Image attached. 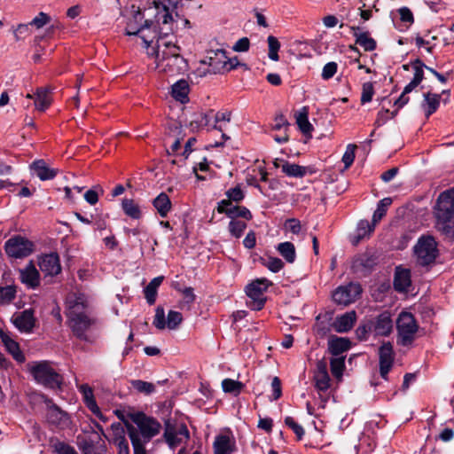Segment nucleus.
Returning a JSON list of instances; mask_svg holds the SVG:
<instances>
[{"label": "nucleus", "instance_id": "nucleus-1", "mask_svg": "<svg viewBox=\"0 0 454 454\" xmlns=\"http://www.w3.org/2000/svg\"><path fill=\"white\" fill-rule=\"evenodd\" d=\"M153 4V6L150 7L148 11H154V20H145L137 35L142 39L146 48L155 41L157 49L159 38H164L165 41L173 39L175 23L173 12L177 8H170L168 0H154Z\"/></svg>", "mask_w": 454, "mask_h": 454}, {"label": "nucleus", "instance_id": "nucleus-51", "mask_svg": "<svg viewBox=\"0 0 454 454\" xmlns=\"http://www.w3.org/2000/svg\"><path fill=\"white\" fill-rule=\"evenodd\" d=\"M327 399H312L307 403V410L309 414L320 416L319 410L324 409Z\"/></svg>", "mask_w": 454, "mask_h": 454}, {"label": "nucleus", "instance_id": "nucleus-36", "mask_svg": "<svg viewBox=\"0 0 454 454\" xmlns=\"http://www.w3.org/2000/svg\"><path fill=\"white\" fill-rule=\"evenodd\" d=\"M277 251L288 263L294 262L296 259L295 247L292 242L286 241L279 243L277 247Z\"/></svg>", "mask_w": 454, "mask_h": 454}, {"label": "nucleus", "instance_id": "nucleus-37", "mask_svg": "<svg viewBox=\"0 0 454 454\" xmlns=\"http://www.w3.org/2000/svg\"><path fill=\"white\" fill-rule=\"evenodd\" d=\"M435 227L446 239L454 240V220L436 219Z\"/></svg>", "mask_w": 454, "mask_h": 454}, {"label": "nucleus", "instance_id": "nucleus-62", "mask_svg": "<svg viewBox=\"0 0 454 454\" xmlns=\"http://www.w3.org/2000/svg\"><path fill=\"white\" fill-rule=\"evenodd\" d=\"M54 450L58 454H78L74 447L63 442H56L54 444Z\"/></svg>", "mask_w": 454, "mask_h": 454}, {"label": "nucleus", "instance_id": "nucleus-50", "mask_svg": "<svg viewBox=\"0 0 454 454\" xmlns=\"http://www.w3.org/2000/svg\"><path fill=\"white\" fill-rule=\"evenodd\" d=\"M262 265L271 272L277 273L283 269L284 262L278 257L270 256L266 259H262Z\"/></svg>", "mask_w": 454, "mask_h": 454}, {"label": "nucleus", "instance_id": "nucleus-19", "mask_svg": "<svg viewBox=\"0 0 454 454\" xmlns=\"http://www.w3.org/2000/svg\"><path fill=\"white\" fill-rule=\"evenodd\" d=\"M372 333L379 336H387L393 329V321L388 311H384L374 319L370 320Z\"/></svg>", "mask_w": 454, "mask_h": 454}, {"label": "nucleus", "instance_id": "nucleus-40", "mask_svg": "<svg viewBox=\"0 0 454 454\" xmlns=\"http://www.w3.org/2000/svg\"><path fill=\"white\" fill-rule=\"evenodd\" d=\"M129 435L134 449V454H146V450L145 449V443L146 442L142 441L138 432L132 427L129 429Z\"/></svg>", "mask_w": 454, "mask_h": 454}, {"label": "nucleus", "instance_id": "nucleus-52", "mask_svg": "<svg viewBox=\"0 0 454 454\" xmlns=\"http://www.w3.org/2000/svg\"><path fill=\"white\" fill-rule=\"evenodd\" d=\"M330 366L331 372L334 377H341L345 367L344 357L332 358L330 361Z\"/></svg>", "mask_w": 454, "mask_h": 454}, {"label": "nucleus", "instance_id": "nucleus-13", "mask_svg": "<svg viewBox=\"0 0 454 454\" xmlns=\"http://www.w3.org/2000/svg\"><path fill=\"white\" fill-rule=\"evenodd\" d=\"M134 422L141 434L142 441L145 442H149L161 429V425L155 419L143 413L137 414L134 419Z\"/></svg>", "mask_w": 454, "mask_h": 454}, {"label": "nucleus", "instance_id": "nucleus-16", "mask_svg": "<svg viewBox=\"0 0 454 454\" xmlns=\"http://www.w3.org/2000/svg\"><path fill=\"white\" fill-rule=\"evenodd\" d=\"M202 63L208 65L209 73L223 74L226 72V51L223 49L209 51Z\"/></svg>", "mask_w": 454, "mask_h": 454}, {"label": "nucleus", "instance_id": "nucleus-39", "mask_svg": "<svg viewBox=\"0 0 454 454\" xmlns=\"http://www.w3.org/2000/svg\"><path fill=\"white\" fill-rule=\"evenodd\" d=\"M392 204V199L391 198H384L380 200L377 205V208L373 213L372 220V222L373 224L378 223L383 216L387 214V208Z\"/></svg>", "mask_w": 454, "mask_h": 454}, {"label": "nucleus", "instance_id": "nucleus-9", "mask_svg": "<svg viewBox=\"0 0 454 454\" xmlns=\"http://www.w3.org/2000/svg\"><path fill=\"white\" fill-rule=\"evenodd\" d=\"M411 68L414 71L412 80L404 87L400 97L395 101V106L398 108L403 107L410 101L407 94L411 93L424 79V69L427 66L419 59H416L411 61Z\"/></svg>", "mask_w": 454, "mask_h": 454}, {"label": "nucleus", "instance_id": "nucleus-30", "mask_svg": "<svg viewBox=\"0 0 454 454\" xmlns=\"http://www.w3.org/2000/svg\"><path fill=\"white\" fill-rule=\"evenodd\" d=\"M353 35L356 37V43L360 45L365 51H372L376 49V41L370 36L369 32L358 33L359 27H352Z\"/></svg>", "mask_w": 454, "mask_h": 454}, {"label": "nucleus", "instance_id": "nucleus-35", "mask_svg": "<svg viewBox=\"0 0 454 454\" xmlns=\"http://www.w3.org/2000/svg\"><path fill=\"white\" fill-rule=\"evenodd\" d=\"M215 454H231L232 451V442L229 435H218L214 442Z\"/></svg>", "mask_w": 454, "mask_h": 454}, {"label": "nucleus", "instance_id": "nucleus-53", "mask_svg": "<svg viewBox=\"0 0 454 454\" xmlns=\"http://www.w3.org/2000/svg\"><path fill=\"white\" fill-rule=\"evenodd\" d=\"M375 224L370 223L367 220H362L358 223L356 232L357 239H363L373 231Z\"/></svg>", "mask_w": 454, "mask_h": 454}, {"label": "nucleus", "instance_id": "nucleus-58", "mask_svg": "<svg viewBox=\"0 0 454 454\" xmlns=\"http://www.w3.org/2000/svg\"><path fill=\"white\" fill-rule=\"evenodd\" d=\"M356 148V145L353 144H349L347 146L346 152L342 156V162L344 163L346 168H349L354 162Z\"/></svg>", "mask_w": 454, "mask_h": 454}, {"label": "nucleus", "instance_id": "nucleus-3", "mask_svg": "<svg viewBox=\"0 0 454 454\" xmlns=\"http://www.w3.org/2000/svg\"><path fill=\"white\" fill-rule=\"evenodd\" d=\"M156 68L169 75L178 74L185 69L186 62L179 54V48L172 39L159 38L155 50Z\"/></svg>", "mask_w": 454, "mask_h": 454}, {"label": "nucleus", "instance_id": "nucleus-59", "mask_svg": "<svg viewBox=\"0 0 454 454\" xmlns=\"http://www.w3.org/2000/svg\"><path fill=\"white\" fill-rule=\"evenodd\" d=\"M337 69H338V65L336 62L332 61V62L326 63L324 66L322 74H321L323 80L327 81V80L333 78L334 76V74H336Z\"/></svg>", "mask_w": 454, "mask_h": 454}, {"label": "nucleus", "instance_id": "nucleus-31", "mask_svg": "<svg viewBox=\"0 0 454 454\" xmlns=\"http://www.w3.org/2000/svg\"><path fill=\"white\" fill-rule=\"evenodd\" d=\"M51 104V92L47 88H40L35 94V106L39 111H45Z\"/></svg>", "mask_w": 454, "mask_h": 454}, {"label": "nucleus", "instance_id": "nucleus-4", "mask_svg": "<svg viewBox=\"0 0 454 454\" xmlns=\"http://www.w3.org/2000/svg\"><path fill=\"white\" fill-rule=\"evenodd\" d=\"M27 372L36 383L51 389H60L63 384V376L53 367L48 360L34 361L27 364Z\"/></svg>", "mask_w": 454, "mask_h": 454}, {"label": "nucleus", "instance_id": "nucleus-61", "mask_svg": "<svg viewBox=\"0 0 454 454\" xmlns=\"http://www.w3.org/2000/svg\"><path fill=\"white\" fill-rule=\"evenodd\" d=\"M402 22L407 23L411 26L414 22L412 12L406 6L401 7L397 10Z\"/></svg>", "mask_w": 454, "mask_h": 454}, {"label": "nucleus", "instance_id": "nucleus-54", "mask_svg": "<svg viewBox=\"0 0 454 454\" xmlns=\"http://www.w3.org/2000/svg\"><path fill=\"white\" fill-rule=\"evenodd\" d=\"M225 195L231 201L236 203L242 201L245 198L244 192L239 185L227 190Z\"/></svg>", "mask_w": 454, "mask_h": 454}, {"label": "nucleus", "instance_id": "nucleus-6", "mask_svg": "<svg viewBox=\"0 0 454 454\" xmlns=\"http://www.w3.org/2000/svg\"><path fill=\"white\" fill-rule=\"evenodd\" d=\"M413 252L419 265H430L438 256L437 242L431 235H422L414 246Z\"/></svg>", "mask_w": 454, "mask_h": 454}, {"label": "nucleus", "instance_id": "nucleus-17", "mask_svg": "<svg viewBox=\"0 0 454 454\" xmlns=\"http://www.w3.org/2000/svg\"><path fill=\"white\" fill-rule=\"evenodd\" d=\"M380 373L387 379L394 363V350L390 342L383 343L379 348Z\"/></svg>", "mask_w": 454, "mask_h": 454}, {"label": "nucleus", "instance_id": "nucleus-45", "mask_svg": "<svg viewBox=\"0 0 454 454\" xmlns=\"http://www.w3.org/2000/svg\"><path fill=\"white\" fill-rule=\"evenodd\" d=\"M296 123L299 127V129L304 134V135H309L311 134V131L313 130V126L309 121L308 118V113L305 111L303 113H299L296 115Z\"/></svg>", "mask_w": 454, "mask_h": 454}, {"label": "nucleus", "instance_id": "nucleus-24", "mask_svg": "<svg viewBox=\"0 0 454 454\" xmlns=\"http://www.w3.org/2000/svg\"><path fill=\"white\" fill-rule=\"evenodd\" d=\"M30 169L42 181L51 180L58 173L57 169L51 168L43 160L33 161L30 165Z\"/></svg>", "mask_w": 454, "mask_h": 454}, {"label": "nucleus", "instance_id": "nucleus-22", "mask_svg": "<svg viewBox=\"0 0 454 454\" xmlns=\"http://www.w3.org/2000/svg\"><path fill=\"white\" fill-rule=\"evenodd\" d=\"M77 439L79 449L82 450V454H102L99 437L98 435L78 436Z\"/></svg>", "mask_w": 454, "mask_h": 454}, {"label": "nucleus", "instance_id": "nucleus-20", "mask_svg": "<svg viewBox=\"0 0 454 454\" xmlns=\"http://www.w3.org/2000/svg\"><path fill=\"white\" fill-rule=\"evenodd\" d=\"M38 264L41 271L47 276H56L61 271L59 257L56 253L41 256Z\"/></svg>", "mask_w": 454, "mask_h": 454}, {"label": "nucleus", "instance_id": "nucleus-29", "mask_svg": "<svg viewBox=\"0 0 454 454\" xmlns=\"http://www.w3.org/2000/svg\"><path fill=\"white\" fill-rule=\"evenodd\" d=\"M441 96L436 93L427 92L424 94V100L421 103V107L425 112V115L428 118L435 113L440 106Z\"/></svg>", "mask_w": 454, "mask_h": 454}, {"label": "nucleus", "instance_id": "nucleus-2", "mask_svg": "<svg viewBox=\"0 0 454 454\" xmlns=\"http://www.w3.org/2000/svg\"><path fill=\"white\" fill-rule=\"evenodd\" d=\"M67 317L73 334L81 340H88L87 332L97 319L88 312V300L83 294H70L67 297Z\"/></svg>", "mask_w": 454, "mask_h": 454}, {"label": "nucleus", "instance_id": "nucleus-8", "mask_svg": "<svg viewBox=\"0 0 454 454\" xmlns=\"http://www.w3.org/2000/svg\"><path fill=\"white\" fill-rule=\"evenodd\" d=\"M4 250L8 256L20 259L27 257L34 251V243L25 237L16 235L4 243Z\"/></svg>", "mask_w": 454, "mask_h": 454}, {"label": "nucleus", "instance_id": "nucleus-47", "mask_svg": "<svg viewBox=\"0 0 454 454\" xmlns=\"http://www.w3.org/2000/svg\"><path fill=\"white\" fill-rule=\"evenodd\" d=\"M316 387L319 390H326L330 385V377L325 369L318 370L315 376Z\"/></svg>", "mask_w": 454, "mask_h": 454}, {"label": "nucleus", "instance_id": "nucleus-23", "mask_svg": "<svg viewBox=\"0 0 454 454\" xmlns=\"http://www.w3.org/2000/svg\"><path fill=\"white\" fill-rule=\"evenodd\" d=\"M393 284L395 291L399 293L407 292L411 285V270L396 267Z\"/></svg>", "mask_w": 454, "mask_h": 454}, {"label": "nucleus", "instance_id": "nucleus-55", "mask_svg": "<svg viewBox=\"0 0 454 454\" xmlns=\"http://www.w3.org/2000/svg\"><path fill=\"white\" fill-rule=\"evenodd\" d=\"M51 17L47 13L43 12H40L37 16H35L29 24L31 27H35V28L39 29L43 27L45 25L50 23Z\"/></svg>", "mask_w": 454, "mask_h": 454}, {"label": "nucleus", "instance_id": "nucleus-32", "mask_svg": "<svg viewBox=\"0 0 454 454\" xmlns=\"http://www.w3.org/2000/svg\"><path fill=\"white\" fill-rule=\"evenodd\" d=\"M153 207L161 217H166L171 209V201L165 192H160L153 201Z\"/></svg>", "mask_w": 454, "mask_h": 454}, {"label": "nucleus", "instance_id": "nucleus-28", "mask_svg": "<svg viewBox=\"0 0 454 454\" xmlns=\"http://www.w3.org/2000/svg\"><path fill=\"white\" fill-rule=\"evenodd\" d=\"M145 14L141 10L134 12L133 16L127 22L125 34L127 35H137L145 20Z\"/></svg>", "mask_w": 454, "mask_h": 454}, {"label": "nucleus", "instance_id": "nucleus-21", "mask_svg": "<svg viewBox=\"0 0 454 454\" xmlns=\"http://www.w3.org/2000/svg\"><path fill=\"white\" fill-rule=\"evenodd\" d=\"M20 280L28 288L35 289L40 285V274L35 264L30 262L24 269L20 270Z\"/></svg>", "mask_w": 454, "mask_h": 454}, {"label": "nucleus", "instance_id": "nucleus-15", "mask_svg": "<svg viewBox=\"0 0 454 454\" xmlns=\"http://www.w3.org/2000/svg\"><path fill=\"white\" fill-rule=\"evenodd\" d=\"M11 321L20 333H30L35 325L36 319L34 315V310L27 309L14 313Z\"/></svg>", "mask_w": 454, "mask_h": 454}, {"label": "nucleus", "instance_id": "nucleus-27", "mask_svg": "<svg viewBox=\"0 0 454 454\" xmlns=\"http://www.w3.org/2000/svg\"><path fill=\"white\" fill-rule=\"evenodd\" d=\"M190 87L187 81L181 79L175 82L171 87L172 97L181 104H185L189 101Z\"/></svg>", "mask_w": 454, "mask_h": 454}, {"label": "nucleus", "instance_id": "nucleus-7", "mask_svg": "<svg viewBox=\"0 0 454 454\" xmlns=\"http://www.w3.org/2000/svg\"><path fill=\"white\" fill-rule=\"evenodd\" d=\"M271 282L267 278H257L246 286V294L250 299L247 306L253 310H261L266 302L264 293Z\"/></svg>", "mask_w": 454, "mask_h": 454}, {"label": "nucleus", "instance_id": "nucleus-14", "mask_svg": "<svg viewBox=\"0 0 454 454\" xmlns=\"http://www.w3.org/2000/svg\"><path fill=\"white\" fill-rule=\"evenodd\" d=\"M434 215L436 219L454 217V188L444 191L439 195Z\"/></svg>", "mask_w": 454, "mask_h": 454}, {"label": "nucleus", "instance_id": "nucleus-5", "mask_svg": "<svg viewBox=\"0 0 454 454\" xmlns=\"http://www.w3.org/2000/svg\"><path fill=\"white\" fill-rule=\"evenodd\" d=\"M397 342L402 346L411 345L419 330L418 322L411 312L402 311L396 319Z\"/></svg>", "mask_w": 454, "mask_h": 454}, {"label": "nucleus", "instance_id": "nucleus-12", "mask_svg": "<svg viewBox=\"0 0 454 454\" xmlns=\"http://www.w3.org/2000/svg\"><path fill=\"white\" fill-rule=\"evenodd\" d=\"M190 437L189 430L184 424L166 422L164 438L171 449L177 447Z\"/></svg>", "mask_w": 454, "mask_h": 454}, {"label": "nucleus", "instance_id": "nucleus-43", "mask_svg": "<svg viewBox=\"0 0 454 454\" xmlns=\"http://www.w3.org/2000/svg\"><path fill=\"white\" fill-rule=\"evenodd\" d=\"M16 293L14 286H0V305L10 304L15 299Z\"/></svg>", "mask_w": 454, "mask_h": 454}, {"label": "nucleus", "instance_id": "nucleus-48", "mask_svg": "<svg viewBox=\"0 0 454 454\" xmlns=\"http://www.w3.org/2000/svg\"><path fill=\"white\" fill-rule=\"evenodd\" d=\"M267 42L269 46V58L273 61H278L279 59L278 51L280 49V43L278 38L273 35H269Z\"/></svg>", "mask_w": 454, "mask_h": 454}, {"label": "nucleus", "instance_id": "nucleus-41", "mask_svg": "<svg viewBox=\"0 0 454 454\" xmlns=\"http://www.w3.org/2000/svg\"><path fill=\"white\" fill-rule=\"evenodd\" d=\"M222 388L226 394L239 395L243 388V383L232 379H224L222 381Z\"/></svg>", "mask_w": 454, "mask_h": 454}, {"label": "nucleus", "instance_id": "nucleus-46", "mask_svg": "<svg viewBox=\"0 0 454 454\" xmlns=\"http://www.w3.org/2000/svg\"><path fill=\"white\" fill-rule=\"evenodd\" d=\"M246 228V222L235 219H231L228 226L231 235L236 239H239L243 235Z\"/></svg>", "mask_w": 454, "mask_h": 454}, {"label": "nucleus", "instance_id": "nucleus-26", "mask_svg": "<svg viewBox=\"0 0 454 454\" xmlns=\"http://www.w3.org/2000/svg\"><path fill=\"white\" fill-rule=\"evenodd\" d=\"M0 339L5 347V349L12 356V357L19 363L25 362V356L20 348L17 341L12 340L6 333L0 331Z\"/></svg>", "mask_w": 454, "mask_h": 454}, {"label": "nucleus", "instance_id": "nucleus-49", "mask_svg": "<svg viewBox=\"0 0 454 454\" xmlns=\"http://www.w3.org/2000/svg\"><path fill=\"white\" fill-rule=\"evenodd\" d=\"M133 388L137 392L144 395H151L155 390V386L153 383L136 380L131 382Z\"/></svg>", "mask_w": 454, "mask_h": 454}, {"label": "nucleus", "instance_id": "nucleus-18", "mask_svg": "<svg viewBox=\"0 0 454 454\" xmlns=\"http://www.w3.org/2000/svg\"><path fill=\"white\" fill-rule=\"evenodd\" d=\"M48 407L47 419L50 423L60 428L67 427L70 425V418L67 412L60 410L52 403V399H45Z\"/></svg>", "mask_w": 454, "mask_h": 454}, {"label": "nucleus", "instance_id": "nucleus-64", "mask_svg": "<svg viewBox=\"0 0 454 454\" xmlns=\"http://www.w3.org/2000/svg\"><path fill=\"white\" fill-rule=\"evenodd\" d=\"M371 333H372V327H371L370 321L363 325L358 326L356 330V336L359 340H367L368 334Z\"/></svg>", "mask_w": 454, "mask_h": 454}, {"label": "nucleus", "instance_id": "nucleus-25", "mask_svg": "<svg viewBox=\"0 0 454 454\" xmlns=\"http://www.w3.org/2000/svg\"><path fill=\"white\" fill-rule=\"evenodd\" d=\"M356 321V313L351 310L337 317L333 324V327L337 333H347L352 329Z\"/></svg>", "mask_w": 454, "mask_h": 454}, {"label": "nucleus", "instance_id": "nucleus-57", "mask_svg": "<svg viewBox=\"0 0 454 454\" xmlns=\"http://www.w3.org/2000/svg\"><path fill=\"white\" fill-rule=\"evenodd\" d=\"M285 424L291 428L294 433L296 434L298 440H301L304 435V429L303 427L299 425L294 418L292 417H286L285 419Z\"/></svg>", "mask_w": 454, "mask_h": 454}, {"label": "nucleus", "instance_id": "nucleus-33", "mask_svg": "<svg viewBox=\"0 0 454 454\" xmlns=\"http://www.w3.org/2000/svg\"><path fill=\"white\" fill-rule=\"evenodd\" d=\"M350 348V341L348 339L335 337L329 340V350L333 356H340Z\"/></svg>", "mask_w": 454, "mask_h": 454}, {"label": "nucleus", "instance_id": "nucleus-10", "mask_svg": "<svg viewBox=\"0 0 454 454\" xmlns=\"http://www.w3.org/2000/svg\"><path fill=\"white\" fill-rule=\"evenodd\" d=\"M183 322V316L176 310H169L167 317L164 308L158 306L155 309V315L153 325L159 330H176Z\"/></svg>", "mask_w": 454, "mask_h": 454}, {"label": "nucleus", "instance_id": "nucleus-11", "mask_svg": "<svg viewBox=\"0 0 454 454\" xmlns=\"http://www.w3.org/2000/svg\"><path fill=\"white\" fill-rule=\"evenodd\" d=\"M362 291L359 283L350 282L336 288L333 294V299L337 304L347 306L355 302L360 297Z\"/></svg>", "mask_w": 454, "mask_h": 454}, {"label": "nucleus", "instance_id": "nucleus-38", "mask_svg": "<svg viewBox=\"0 0 454 454\" xmlns=\"http://www.w3.org/2000/svg\"><path fill=\"white\" fill-rule=\"evenodd\" d=\"M121 207L125 215L132 219H139L142 215L138 204L131 199H123Z\"/></svg>", "mask_w": 454, "mask_h": 454}, {"label": "nucleus", "instance_id": "nucleus-56", "mask_svg": "<svg viewBox=\"0 0 454 454\" xmlns=\"http://www.w3.org/2000/svg\"><path fill=\"white\" fill-rule=\"evenodd\" d=\"M374 94L373 84L370 82H364L362 88L361 103L365 104L372 101Z\"/></svg>", "mask_w": 454, "mask_h": 454}, {"label": "nucleus", "instance_id": "nucleus-34", "mask_svg": "<svg viewBox=\"0 0 454 454\" xmlns=\"http://www.w3.org/2000/svg\"><path fill=\"white\" fill-rule=\"evenodd\" d=\"M308 169V167L300 166L298 164L290 163L288 161H286L281 166V170L283 173H285L287 176L296 178H301L306 176Z\"/></svg>", "mask_w": 454, "mask_h": 454}, {"label": "nucleus", "instance_id": "nucleus-44", "mask_svg": "<svg viewBox=\"0 0 454 454\" xmlns=\"http://www.w3.org/2000/svg\"><path fill=\"white\" fill-rule=\"evenodd\" d=\"M111 441L115 445L128 442L125 437L124 427L120 423L113 424L111 426Z\"/></svg>", "mask_w": 454, "mask_h": 454}, {"label": "nucleus", "instance_id": "nucleus-63", "mask_svg": "<svg viewBox=\"0 0 454 454\" xmlns=\"http://www.w3.org/2000/svg\"><path fill=\"white\" fill-rule=\"evenodd\" d=\"M290 124L287 120L285 118L283 114H278L275 117L274 122L272 124L273 130H284L288 129Z\"/></svg>", "mask_w": 454, "mask_h": 454}, {"label": "nucleus", "instance_id": "nucleus-60", "mask_svg": "<svg viewBox=\"0 0 454 454\" xmlns=\"http://www.w3.org/2000/svg\"><path fill=\"white\" fill-rule=\"evenodd\" d=\"M396 113L397 111L390 112L387 109L380 111L377 114L375 125L378 127L382 126L387 121V120L394 118Z\"/></svg>", "mask_w": 454, "mask_h": 454}, {"label": "nucleus", "instance_id": "nucleus-42", "mask_svg": "<svg viewBox=\"0 0 454 454\" xmlns=\"http://www.w3.org/2000/svg\"><path fill=\"white\" fill-rule=\"evenodd\" d=\"M228 217L231 219H235L238 217H241L245 220H251L253 215L248 208L243 206L232 205L231 209L228 210Z\"/></svg>", "mask_w": 454, "mask_h": 454}]
</instances>
